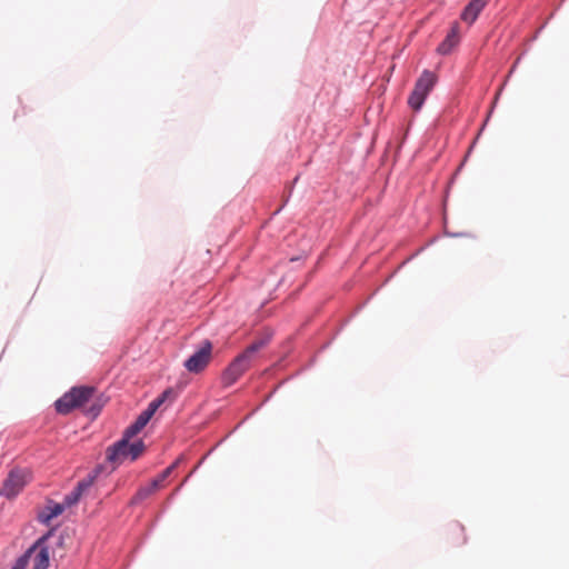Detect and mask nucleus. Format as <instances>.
I'll use <instances>...</instances> for the list:
<instances>
[{
  "instance_id": "nucleus-1",
  "label": "nucleus",
  "mask_w": 569,
  "mask_h": 569,
  "mask_svg": "<svg viewBox=\"0 0 569 569\" xmlns=\"http://www.w3.org/2000/svg\"><path fill=\"white\" fill-rule=\"evenodd\" d=\"M268 339H258L246 348L223 371L222 380L226 386L234 383L250 367L254 355L266 347Z\"/></svg>"
},
{
  "instance_id": "nucleus-2",
  "label": "nucleus",
  "mask_w": 569,
  "mask_h": 569,
  "mask_svg": "<svg viewBox=\"0 0 569 569\" xmlns=\"http://www.w3.org/2000/svg\"><path fill=\"white\" fill-rule=\"evenodd\" d=\"M94 391L92 387H73L56 401V409L61 415H68L74 409L83 408L91 401Z\"/></svg>"
},
{
  "instance_id": "nucleus-3",
  "label": "nucleus",
  "mask_w": 569,
  "mask_h": 569,
  "mask_svg": "<svg viewBox=\"0 0 569 569\" xmlns=\"http://www.w3.org/2000/svg\"><path fill=\"white\" fill-rule=\"evenodd\" d=\"M132 437L123 435L122 439L116 442L107 451V458L113 463H121L124 459L136 460L144 450V443L141 440L130 443Z\"/></svg>"
},
{
  "instance_id": "nucleus-4",
  "label": "nucleus",
  "mask_w": 569,
  "mask_h": 569,
  "mask_svg": "<svg viewBox=\"0 0 569 569\" xmlns=\"http://www.w3.org/2000/svg\"><path fill=\"white\" fill-rule=\"evenodd\" d=\"M437 80L438 78L436 73L429 70L422 71L421 76L415 83L413 90L411 91L408 98V104L413 111H418L421 109L429 92L436 86Z\"/></svg>"
},
{
  "instance_id": "nucleus-5",
  "label": "nucleus",
  "mask_w": 569,
  "mask_h": 569,
  "mask_svg": "<svg viewBox=\"0 0 569 569\" xmlns=\"http://www.w3.org/2000/svg\"><path fill=\"white\" fill-rule=\"evenodd\" d=\"M212 343L209 340H204L201 347L184 361V368L190 373L202 372L212 359Z\"/></svg>"
},
{
  "instance_id": "nucleus-6",
  "label": "nucleus",
  "mask_w": 569,
  "mask_h": 569,
  "mask_svg": "<svg viewBox=\"0 0 569 569\" xmlns=\"http://www.w3.org/2000/svg\"><path fill=\"white\" fill-rule=\"evenodd\" d=\"M170 393L171 390H166L160 397L151 401L148 408L138 416L136 421L126 429L123 435L127 437H134L138 435L147 426L149 420Z\"/></svg>"
},
{
  "instance_id": "nucleus-7",
  "label": "nucleus",
  "mask_w": 569,
  "mask_h": 569,
  "mask_svg": "<svg viewBox=\"0 0 569 569\" xmlns=\"http://www.w3.org/2000/svg\"><path fill=\"white\" fill-rule=\"evenodd\" d=\"M26 485L24 476L21 471L12 470L8 475L0 488V496L12 499L23 489Z\"/></svg>"
},
{
  "instance_id": "nucleus-8",
  "label": "nucleus",
  "mask_w": 569,
  "mask_h": 569,
  "mask_svg": "<svg viewBox=\"0 0 569 569\" xmlns=\"http://www.w3.org/2000/svg\"><path fill=\"white\" fill-rule=\"evenodd\" d=\"M489 0H470L460 14V19L468 24H472Z\"/></svg>"
},
{
  "instance_id": "nucleus-9",
  "label": "nucleus",
  "mask_w": 569,
  "mask_h": 569,
  "mask_svg": "<svg viewBox=\"0 0 569 569\" xmlns=\"http://www.w3.org/2000/svg\"><path fill=\"white\" fill-rule=\"evenodd\" d=\"M459 24L455 22L445 40L438 46L437 51L440 54H449L452 49L459 43Z\"/></svg>"
},
{
  "instance_id": "nucleus-10",
  "label": "nucleus",
  "mask_w": 569,
  "mask_h": 569,
  "mask_svg": "<svg viewBox=\"0 0 569 569\" xmlns=\"http://www.w3.org/2000/svg\"><path fill=\"white\" fill-rule=\"evenodd\" d=\"M64 511V505L49 501L48 506L38 513V520L49 526L51 520Z\"/></svg>"
},
{
  "instance_id": "nucleus-11",
  "label": "nucleus",
  "mask_w": 569,
  "mask_h": 569,
  "mask_svg": "<svg viewBox=\"0 0 569 569\" xmlns=\"http://www.w3.org/2000/svg\"><path fill=\"white\" fill-rule=\"evenodd\" d=\"M47 539L48 536H43L40 539H38V569H47L50 565V558L53 555V552L50 551L49 547L46 546Z\"/></svg>"
},
{
  "instance_id": "nucleus-12",
  "label": "nucleus",
  "mask_w": 569,
  "mask_h": 569,
  "mask_svg": "<svg viewBox=\"0 0 569 569\" xmlns=\"http://www.w3.org/2000/svg\"><path fill=\"white\" fill-rule=\"evenodd\" d=\"M36 552V542L31 543L28 549L14 561L11 569H27L31 556Z\"/></svg>"
},
{
  "instance_id": "nucleus-13",
  "label": "nucleus",
  "mask_w": 569,
  "mask_h": 569,
  "mask_svg": "<svg viewBox=\"0 0 569 569\" xmlns=\"http://www.w3.org/2000/svg\"><path fill=\"white\" fill-rule=\"evenodd\" d=\"M158 482L151 481L148 486L140 488L134 497L132 498V503H138L151 495H153L158 490Z\"/></svg>"
},
{
  "instance_id": "nucleus-14",
  "label": "nucleus",
  "mask_w": 569,
  "mask_h": 569,
  "mask_svg": "<svg viewBox=\"0 0 569 569\" xmlns=\"http://www.w3.org/2000/svg\"><path fill=\"white\" fill-rule=\"evenodd\" d=\"M176 466H177V463L169 466L156 479L152 480V481L158 482V488L161 487V483L170 476V473L173 471Z\"/></svg>"
},
{
  "instance_id": "nucleus-15",
  "label": "nucleus",
  "mask_w": 569,
  "mask_h": 569,
  "mask_svg": "<svg viewBox=\"0 0 569 569\" xmlns=\"http://www.w3.org/2000/svg\"><path fill=\"white\" fill-rule=\"evenodd\" d=\"M93 483V478L92 477H89L88 479H84L82 481H80L77 487L74 488V490L77 492H79L81 496L84 491H87Z\"/></svg>"
},
{
  "instance_id": "nucleus-16",
  "label": "nucleus",
  "mask_w": 569,
  "mask_h": 569,
  "mask_svg": "<svg viewBox=\"0 0 569 569\" xmlns=\"http://www.w3.org/2000/svg\"><path fill=\"white\" fill-rule=\"evenodd\" d=\"M81 495L73 490L70 495L66 496L64 501L62 505L66 507H71L72 505L77 503L80 499Z\"/></svg>"
},
{
  "instance_id": "nucleus-17",
  "label": "nucleus",
  "mask_w": 569,
  "mask_h": 569,
  "mask_svg": "<svg viewBox=\"0 0 569 569\" xmlns=\"http://www.w3.org/2000/svg\"><path fill=\"white\" fill-rule=\"evenodd\" d=\"M452 531L453 532H457L461 536V540L459 541V543H465L466 542V537H465V528L460 525H455L452 527Z\"/></svg>"
},
{
  "instance_id": "nucleus-18",
  "label": "nucleus",
  "mask_w": 569,
  "mask_h": 569,
  "mask_svg": "<svg viewBox=\"0 0 569 569\" xmlns=\"http://www.w3.org/2000/svg\"><path fill=\"white\" fill-rule=\"evenodd\" d=\"M99 412H100V407H96L94 405H92V406L90 407V409L88 410V413H89L92 418L97 417Z\"/></svg>"
}]
</instances>
